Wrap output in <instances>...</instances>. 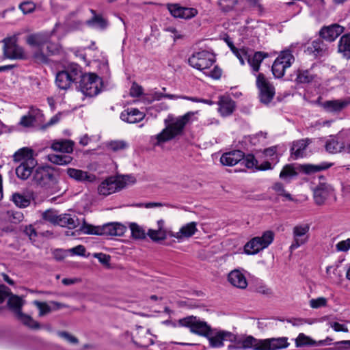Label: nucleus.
<instances>
[{"instance_id":"f257e3e1","label":"nucleus","mask_w":350,"mask_h":350,"mask_svg":"<svg viewBox=\"0 0 350 350\" xmlns=\"http://www.w3.org/2000/svg\"><path fill=\"white\" fill-rule=\"evenodd\" d=\"M196 112L189 111L183 116H179L175 119H172L171 122L167 124V120H165L166 127L159 134L152 137V140H155L154 146H160L161 144L168 142L178 135H182L185 126L189 122L191 117Z\"/></svg>"},{"instance_id":"f03ea898","label":"nucleus","mask_w":350,"mask_h":350,"mask_svg":"<svg viewBox=\"0 0 350 350\" xmlns=\"http://www.w3.org/2000/svg\"><path fill=\"white\" fill-rule=\"evenodd\" d=\"M31 181L33 185L51 192L58 191V177L55 174V168L49 165L37 167Z\"/></svg>"},{"instance_id":"7ed1b4c3","label":"nucleus","mask_w":350,"mask_h":350,"mask_svg":"<svg viewBox=\"0 0 350 350\" xmlns=\"http://www.w3.org/2000/svg\"><path fill=\"white\" fill-rule=\"evenodd\" d=\"M32 155V150L28 148H23L14 154V157L16 161L24 160L16 168L18 178L27 180L31 174L33 175V168L37 165V161Z\"/></svg>"},{"instance_id":"20e7f679","label":"nucleus","mask_w":350,"mask_h":350,"mask_svg":"<svg viewBox=\"0 0 350 350\" xmlns=\"http://www.w3.org/2000/svg\"><path fill=\"white\" fill-rule=\"evenodd\" d=\"M136 179L131 175L111 176L103 180L98 187L100 195L109 196L124 188L128 184H134Z\"/></svg>"},{"instance_id":"39448f33","label":"nucleus","mask_w":350,"mask_h":350,"mask_svg":"<svg viewBox=\"0 0 350 350\" xmlns=\"http://www.w3.org/2000/svg\"><path fill=\"white\" fill-rule=\"evenodd\" d=\"M81 77V68L77 64H70L57 73L55 83L59 89L67 90Z\"/></svg>"},{"instance_id":"423d86ee","label":"nucleus","mask_w":350,"mask_h":350,"mask_svg":"<svg viewBox=\"0 0 350 350\" xmlns=\"http://www.w3.org/2000/svg\"><path fill=\"white\" fill-rule=\"evenodd\" d=\"M79 90L86 96L92 97L98 94L103 87V81L98 75L94 73L83 74L79 79Z\"/></svg>"},{"instance_id":"0eeeda50","label":"nucleus","mask_w":350,"mask_h":350,"mask_svg":"<svg viewBox=\"0 0 350 350\" xmlns=\"http://www.w3.org/2000/svg\"><path fill=\"white\" fill-rule=\"evenodd\" d=\"M274 234L272 231L268 230L260 237L252 238L244 246V252L249 255H254L261 250L267 248L273 241Z\"/></svg>"},{"instance_id":"6e6552de","label":"nucleus","mask_w":350,"mask_h":350,"mask_svg":"<svg viewBox=\"0 0 350 350\" xmlns=\"http://www.w3.org/2000/svg\"><path fill=\"white\" fill-rule=\"evenodd\" d=\"M178 324L180 326L189 328L190 332L203 336H208L212 329L206 322L201 321L194 316H189L179 319Z\"/></svg>"},{"instance_id":"1a4fd4ad","label":"nucleus","mask_w":350,"mask_h":350,"mask_svg":"<svg viewBox=\"0 0 350 350\" xmlns=\"http://www.w3.org/2000/svg\"><path fill=\"white\" fill-rule=\"evenodd\" d=\"M256 85L258 90L260 101L265 105L269 104L275 96V88L262 73L256 75Z\"/></svg>"},{"instance_id":"9d476101","label":"nucleus","mask_w":350,"mask_h":350,"mask_svg":"<svg viewBox=\"0 0 350 350\" xmlns=\"http://www.w3.org/2000/svg\"><path fill=\"white\" fill-rule=\"evenodd\" d=\"M215 62L214 55L207 51L195 53L188 59L191 66L201 71L208 69Z\"/></svg>"},{"instance_id":"9b49d317","label":"nucleus","mask_w":350,"mask_h":350,"mask_svg":"<svg viewBox=\"0 0 350 350\" xmlns=\"http://www.w3.org/2000/svg\"><path fill=\"white\" fill-rule=\"evenodd\" d=\"M295 62V57L289 50L282 51L272 65V72L275 78H281L285 70Z\"/></svg>"},{"instance_id":"f8f14e48","label":"nucleus","mask_w":350,"mask_h":350,"mask_svg":"<svg viewBox=\"0 0 350 350\" xmlns=\"http://www.w3.org/2000/svg\"><path fill=\"white\" fill-rule=\"evenodd\" d=\"M309 230L310 225L308 224H301L293 227V240L290 246V250L291 251L297 249L308 242L309 239Z\"/></svg>"},{"instance_id":"ddd939ff","label":"nucleus","mask_w":350,"mask_h":350,"mask_svg":"<svg viewBox=\"0 0 350 350\" xmlns=\"http://www.w3.org/2000/svg\"><path fill=\"white\" fill-rule=\"evenodd\" d=\"M2 42L3 43V55L5 58L11 59L24 58L23 50L16 44L14 38H5Z\"/></svg>"},{"instance_id":"4468645a","label":"nucleus","mask_w":350,"mask_h":350,"mask_svg":"<svg viewBox=\"0 0 350 350\" xmlns=\"http://www.w3.org/2000/svg\"><path fill=\"white\" fill-rule=\"evenodd\" d=\"M210 345L214 348L221 347L224 345V341L232 342L235 340L236 336L232 333L227 331H219L215 334H212V332L207 336Z\"/></svg>"},{"instance_id":"2eb2a0df","label":"nucleus","mask_w":350,"mask_h":350,"mask_svg":"<svg viewBox=\"0 0 350 350\" xmlns=\"http://www.w3.org/2000/svg\"><path fill=\"white\" fill-rule=\"evenodd\" d=\"M126 230V228L120 223L113 222L99 226L98 234L100 236H122Z\"/></svg>"},{"instance_id":"dca6fc26","label":"nucleus","mask_w":350,"mask_h":350,"mask_svg":"<svg viewBox=\"0 0 350 350\" xmlns=\"http://www.w3.org/2000/svg\"><path fill=\"white\" fill-rule=\"evenodd\" d=\"M234 345H230L229 348L237 349H252L254 350H262V340H258L252 336H247L243 339L234 340Z\"/></svg>"},{"instance_id":"f3484780","label":"nucleus","mask_w":350,"mask_h":350,"mask_svg":"<svg viewBox=\"0 0 350 350\" xmlns=\"http://www.w3.org/2000/svg\"><path fill=\"white\" fill-rule=\"evenodd\" d=\"M345 28L338 24L323 27L320 31L321 38L326 41L335 40L343 31Z\"/></svg>"},{"instance_id":"a211bd4d","label":"nucleus","mask_w":350,"mask_h":350,"mask_svg":"<svg viewBox=\"0 0 350 350\" xmlns=\"http://www.w3.org/2000/svg\"><path fill=\"white\" fill-rule=\"evenodd\" d=\"M287 338H272L262 340V350H278L288 346Z\"/></svg>"},{"instance_id":"6ab92c4d","label":"nucleus","mask_w":350,"mask_h":350,"mask_svg":"<svg viewBox=\"0 0 350 350\" xmlns=\"http://www.w3.org/2000/svg\"><path fill=\"white\" fill-rule=\"evenodd\" d=\"M243 157V152L239 150H234L224 153L220 158V162L224 165L234 166L241 161Z\"/></svg>"},{"instance_id":"aec40b11","label":"nucleus","mask_w":350,"mask_h":350,"mask_svg":"<svg viewBox=\"0 0 350 350\" xmlns=\"http://www.w3.org/2000/svg\"><path fill=\"white\" fill-rule=\"evenodd\" d=\"M145 118V114L135 108H128L120 114V118L124 122L134 124L142 121Z\"/></svg>"},{"instance_id":"412c9836","label":"nucleus","mask_w":350,"mask_h":350,"mask_svg":"<svg viewBox=\"0 0 350 350\" xmlns=\"http://www.w3.org/2000/svg\"><path fill=\"white\" fill-rule=\"evenodd\" d=\"M332 192L331 187L326 184H320L314 189L313 196L315 203L318 205L324 204Z\"/></svg>"},{"instance_id":"4be33fe9","label":"nucleus","mask_w":350,"mask_h":350,"mask_svg":"<svg viewBox=\"0 0 350 350\" xmlns=\"http://www.w3.org/2000/svg\"><path fill=\"white\" fill-rule=\"evenodd\" d=\"M228 280L232 286L241 289H245L247 286L245 275L238 269L231 271L228 273Z\"/></svg>"},{"instance_id":"5701e85b","label":"nucleus","mask_w":350,"mask_h":350,"mask_svg":"<svg viewBox=\"0 0 350 350\" xmlns=\"http://www.w3.org/2000/svg\"><path fill=\"white\" fill-rule=\"evenodd\" d=\"M311 143V140L308 138L301 139L293 142L291 148V154L295 159L305 156V150L308 146Z\"/></svg>"},{"instance_id":"b1692460","label":"nucleus","mask_w":350,"mask_h":350,"mask_svg":"<svg viewBox=\"0 0 350 350\" xmlns=\"http://www.w3.org/2000/svg\"><path fill=\"white\" fill-rule=\"evenodd\" d=\"M219 111L223 116L232 113L235 108L234 101L229 96H221L219 101Z\"/></svg>"},{"instance_id":"393cba45","label":"nucleus","mask_w":350,"mask_h":350,"mask_svg":"<svg viewBox=\"0 0 350 350\" xmlns=\"http://www.w3.org/2000/svg\"><path fill=\"white\" fill-rule=\"evenodd\" d=\"M197 223L191 221L182 226L180 230L172 234L174 238L180 240L184 238H189L193 236L197 231Z\"/></svg>"},{"instance_id":"a878e982","label":"nucleus","mask_w":350,"mask_h":350,"mask_svg":"<svg viewBox=\"0 0 350 350\" xmlns=\"http://www.w3.org/2000/svg\"><path fill=\"white\" fill-rule=\"evenodd\" d=\"M74 142L70 139H61L54 141L51 148L54 151L64 152L67 154L72 153L73 151Z\"/></svg>"},{"instance_id":"bb28decb","label":"nucleus","mask_w":350,"mask_h":350,"mask_svg":"<svg viewBox=\"0 0 350 350\" xmlns=\"http://www.w3.org/2000/svg\"><path fill=\"white\" fill-rule=\"evenodd\" d=\"M67 174L71 178L81 182H92L95 179L94 175L89 174L87 172L75 168H68L67 170Z\"/></svg>"},{"instance_id":"cd10ccee","label":"nucleus","mask_w":350,"mask_h":350,"mask_svg":"<svg viewBox=\"0 0 350 350\" xmlns=\"http://www.w3.org/2000/svg\"><path fill=\"white\" fill-rule=\"evenodd\" d=\"M338 52L347 59H350V33L342 36L338 41Z\"/></svg>"},{"instance_id":"c85d7f7f","label":"nucleus","mask_w":350,"mask_h":350,"mask_svg":"<svg viewBox=\"0 0 350 350\" xmlns=\"http://www.w3.org/2000/svg\"><path fill=\"white\" fill-rule=\"evenodd\" d=\"M348 103L345 100H332L323 103L322 107L328 112H340L347 106Z\"/></svg>"},{"instance_id":"c756f323","label":"nucleus","mask_w":350,"mask_h":350,"mask_svg":"<svg viewBox=\"0 0 350 350\" xmlns=\"http://www.w3.org/2000/svg\"><path fill=\"white\" fill-rule=\"evenodd\" d=\"M267 56V53L262 51L255 52L253 55L249 53L247 62L252 67L253 72H257L259 70L261 62Z\"/></svg>"},{"instance_id":"7c9ffc66","label":"nucleus","mask_w":350,"mask_h":350,"mask_svg":"<svg viewBox=\"0 0 350 350\" xmlns=\"http://www.w3.org/2000/svg\"><path fill=\"white\" fill-rule=\"evenodd\" d=\"M57 225L72 229L79 225V221L75 215H72L70 214H62L58 215Z\"/></svg>"},{"instance_id":"2f4dec72","label":"nucleus","mask_w":350,"mask_h":350,"mask_svg":"<svg viewBox=\"0 0 350 350\" xmlns=\"http://www.w3.org/2000/svg\"><path fill=\"white\" fill-rule=\"evenodd\" d=\"M322 38H318L312 42L308 50L315 56H322L327 51V45L324 42Z\"/></svg>"},{"instance_id":"473e14b6","label":"nucleus","mask_w":350,"mask_h":350,"mask_svg":"<svg viewBox=\"0 0 350 350\" xmlns=\"http://www.w3.org/2000/svg\"><path fill=\"white\" fill-rule=\"evenodd\" d=\"M332 165V163L323 162L317 165L306 164L301 166V170L306 174H312L317 172L327 170Z\"/></svg>"},{"instance_id":"72a5a7b5","label":"nucleus","mask_w":350,"mask_h":350,"mask_svg":"<svg viewBox=\"0 0 350 350\" xmlns=\"http://www.w3.org/2000/svg\"><path fill=\"white\" fill-rule=\"evenodd\" d=\"M47 159L51 163L59 165H65L71 163L72 161V157L68 154H49L47 156Z\"/></svg>"},{"instance_id":"f704fd0d","label":"nucleus","mask_w":350,"mask_h":350,"mask_svg":"<svg viewBox=\"0 0 350 350\" xmlns=\"http://www.w3.org/2000/svg\"><path fill=\"white\" fill-rule=\"evenodd\" d=\"M28 43L30 44L38 45L40 46V44L36 42L33 38H29L28 40ZM33 58L35 59L36 62L38 63L46 64L48 63L49 61L48 55L42 46H40V48L33 53Z\"/></svg>"},{"instance_id":"c9c22d12","label":"nucleus","mask_w":350,"mask_h":350,"mask_svg":"<svg viewBox=\"0 0 350 350\" xmlns=\"http://www.w3.org/2000/svg\"><path fill=\"white\" fill-rule=\"evenodd\" d=\"M17 319L21 321L25 325L33 329H40V325L38 322L33 320L30 316L18 312L16 314Z\"/></svg>"},{"instance_id":"e433bc0d","label":"nucleus","mask_w":350,"mask_h":350,"mask_svg":"<svg viewBox=\"0 0 350 350\" xmlns=\"http://www.w3.org/2000/svg\"><path fill=\"white\" fill-rule=\"evenodd\" d=\"M23 305V301L21 297L17 295H12V293L10 295L8 301V306L15 312L16 315L18 314V312H22L21 307Z\"/></svg>"},{"instance_id":"4c0bfd02","label":"nucleus","mask_w":350,"mask_h":350,"mask_svg":"<svg viewBox=\"0 0 350 350\" xmlns=\"http://www.w3.org/2000/svg\"><path fill=\"white\" fill-rule=\"evenodd\" d=\"M142 331V334H146L148 336H141L139 335V332H138V336H136L133 338V342L140 347H148L150 345L153 343L152 339L149 336L148 330H144L141 328Z\"/></svg>"},{"instance_id":"58836bf2","label":"nucleus","mask_w":350,"mask_h":350,"mask_svg":"<svg viewBox=\"0 0 350 350\" xmlns=\"http://www.w3.org/2000/svg\"><path fill=\"white\" fill-rule=\"evenodd\" d=\"M106 147L113 152H118L128 148L129 144L125 140H111L106 143Z\"/></svg>"},{"instance_id":"ea45409f","label":"nucleus","mask_w":350,"mask_h":350,"mask_svg":"<svg viewBox=\"0 0 350 350\" xmlns=\"http://www.w3.org/2000/svg\"><path fill=\"white\" fill-rule=\"evenodd\" d=\"M91 12L94 14V16L92 19L88 21V25L92 27L101 29L106 28L107 26V22L106 20L99 15H96L94 10H92Z\"/></svg>"},{"instance_id":"a19ab883","label":"nucleus","mask_w":350,"mask_h":350,"mask_svg":"<svg viewBox=\"0 0 350 350\" xmlns=\"http://www.w3.org/2000/svg\"><path fill=\"white\" fill-rule=\"evenodd\" d=\"M314 75L309 70H298L296 81L299 83H308L313 81Z\"/></svg>"},{"instance_id":"79ce46f5","label":"nucleus","mask_w":350,"mask_h":350,"mask_svg":"<svg viewBox=\"0 0 350 350\" xmlns=\"http://www.w3.org/2000/svg\"><path fill=\"white\" fill-rule=\"evenodd\" d=\"M13 202L20 208L27 207L30 204V198L23 194L15 193L12 196Z\"/></svg>"},{"instance_id":"37998d69","label":"nucleus","mask_w":350,"mask_h":350,"mask_svg":"<svg viewBox=\"0 0 350 350\" xmlns=\"http://www.w3.org/2000/svg\"><path fill=\"white\" fill-rule=\"evenodd\" d=\"M343 148V144L338 142L336 138H332L327 140L325 144L326 150L332 154L340 152Z\"/></svg>"},{"instance_id":"c03bdc74","label":"nucleus","mask_w":350,"mask_h":350,"mask_svg":"<svg viewBox=\"0 0 350 350\" xmlns=\"http://www.w3.org/2000/svg\"><path fill=\"white\" fill-rule=\"evenodd\" d=\"M316 342L309 336L303 333H300L295 339V345L297 347L304 346H313L316 345Z\"/></svg>"},{"instance_id":"a18cd8bd","label":"nucleus","mask_w":350,"mask_h":350,"mask_svg":"<svg viewBox=\"0 0 350 350\" xmlns=\"http://www.w3.org/2000/svg\"><path fill=\"white\" fill-rule=\"evenodd\" d=\"M19 10L23 14L27 15L33 13L36 9V4L32 1H24L18 5Z\"/></svg>"},{"instance_id":"49530a36","label":"nucleus","mask_w":350,"mask_h":350,"mask_svg":"<svg viewBox=\"0 0 350 350\" xmlns=\"http://www.w3.org/2000/svg\"><path fill=\"white\" fill-rule=\"evenodd\" d=\"M130 229L131 231L132 237L135 239H144L146 238L145 230L135 223L130 224Z\"/></svg>"},{"instance_id":"de8ad7c7","label":"nucleus","mask_w":350,"mask_h":350,"mask_svg":"<svg viewBox=\"0 0 350 350\" xmlns=\"http://www.w3.org/2000/svg\"><path fill=\"white\" fill-rule=\"evenodd\" d=\"M48 56L55 55L59 53L61 46L58 44L53 43L51 42H45L42 45Z\"/></svg>"},{"instance_id":"09e8293b","label":"nucleus","mask_w":350,"mask_h":350,"mask_svg":"<svg viewBox=\"0 0 350 350\" xmlns=\"http://www.w3.org/2000/svg\"><path fill=\"white\" fill-rule=\"evenodd\" d=\"M277 146L267 148L263 150V154L265 157L269 158V159L277 163L279 161V155L277 154Z\"/></svg>"},{"instance_id":"8fccbe9b","label":"nucleus","mask_w":350,"mask_h":350,"mask_svg":"<svg viewBox=\"0 0 350 350\" xmlns=\"http://www.w3.org/2000/svg\"><path fill=\"white\" fill-rule=\"evenodd\" d=\"M234 55L239 59L241 65H245V60L249 57V50L246 48L234 49L232 51Z\"/></svg>"},{"instance_id":"3c124183","label":"nucleus","mask_w":350,"mask_h":350,"mask_svg":"<svg viewBox=\"0 0 350 350\" xmlns=\"http://www.w3.org/2000/svg\"><path fill=\"white\" fill-rule=\"evenodd\" d=\"M27 115L34 121V122H42L43 119V113L42 111L34 107H31Z\"/></svg>"},{"instance_id":"603ef678","label":"nucleus","mask_w":350,"mask_h":350,"mask_svg":"<svg viewBox=\"0 0 350 350\" xmlns=\"http://www.w3.org/2000/svg\"><path fill=\"white\" fill-rule=\"evenodd\" d=\"M197 14L198 10L196 8L183 7L179 18L188 20L195 17Z\"/></svg>"},{"instance_id":"864d4df0","label":"nucleus","mask_w":350,"mask_h":350,"mask_svg":"<svg viewBox=\"0 0 350 350\" xmlns=\"http://www.w3.org/2000/svg\"><path fill=\"white\" fill-rule=\"evenodd\" d=\"M44 220L49 221L53 224H57L58 221V215L53 210H47L42 214Z\"/></svg>"},{"instance_id":"5fc2aeb1","label":"nucleus","mask_w":350,"mask_h":350,"mask_svg":"<svg viewBox=\"0 0 350 350\" xmlns=\"http://www.w3.org/2000/svg\"><path fill=\"white\" fill-rule=\"evenodd\" d=\"M147 234L152 240L154 241L163 240L165 238V234L163 231L161 230V227H159V230L150 229Z\"/></svg>"},{"instance_id":"6e6d98bb","label":"nucleus","mask_w":350,"mask_h":350,"mask_svg":"<svg viewBox=\"0 0 350 350\" xmlns=\"http://www.w3.org/2000/svg\"><path fill=\"white\" fill-rule=\"evenodd\" d=\"M272 188L278 195L285 197L290 201L293 200L291 195L289 193L286 192L284 185L281 183H275L273 185Z\"/></svg>"},{"instance_id":"4d7b16f0","label":"nucleus","mask_w":350,"mask_h":350,"mask_svg":"<svg viewBox=\"0 0 350 350\" xmlns=\"http://www.w3.org/2000/svg\"><path fill=\"white\" fill-rule=\"evenodd\" d=\"M33 304L39 310V316L42 317L51 312V307L46 302H41L39 301H34Z\"/></svg>"},{"instance_id":"13d9d810","label":"nucleus","mask_w":350,"mask_h":350,"mask_svg":"<svg viewBox=\"0 0 350 350\" xmlns=\"http://www.w3.org/2000/svg\"><path fill=\"white\" fill-rule=\"evenodd\" d=\"M80 230L85 234L99 235V226H94L85 222L81 226Z\"/></svg>"},{"instance_id":"bf43d9fd","label":"nucleus","mask_w":350,"mask_h":350,"mask_svg":"<svg viewBox=\"0 0 350 350\" xmlns=\"http://www.w3.org/2000/svg\"><path fill=\"white\" fill-rule=\"evenodd\" d=\"M327 300L326 298L321 297L317 299H312L310 300V306L312 308H319L324 307L327 305Z\"/></svg>"},{"instance_id":"052dcab7","label":"nucleus","mask_w":350,"mask_h":350,"mask_svg":"<svg viewBox=\"0 0 350 350\" xmlns=\"http://www.w3.org/2000/svg\"><path fill=\"white\" fill-rule=\"evenodd\" d=\"M242 161L247 168L255 167L257 170L258 161L255 159L254 155L248 154L245 158L244 157Z\"/></svg>"},{"instance_id":"680f3d73","label":"nucleus","mask_w":350,"mask_h":350,"mask_svg":"<svg viewBox=\"0 0 350 350\" xmlns=\"http://www.w3.org/2000/svg\"><path fill=\"white\" fill-rule=\"evenodd\" d=\"M297 173L295 172L294 168L290 165H286L280 172V177L281 178H286L287 177L294 176Z\"/></svg>"},{"instance_id":"e2e57ef3","label":"nucleus","mask_w":350,"mask_h":350,"mask_svg":"<svg viewBox=\"0 0 350 350\" xmlns=\"http://www.w3.org/2000/svg\"><path fill=\"white\" fill-rule=\"evenodd\" d=\"M183 6H180L179 4H168L167 9L170 14L175 18H179L180 16Z\"/></svg>"},{"instance_id":"0e129e2a","label":"nucleus","mask_w":350,"mask_h":350,"mask_svg":"<svg viewBox=\"0 0 350 350\" xmlns=\"http://www.w3.org/2000/svg\"><path fill=\"white\" fill-rule=\"evenodd\" d=\"M350 249V239L338 242L336 245V250L337 252H346Z\"/></svg>"},{"instance_id":"69168bd1","label":"nucleus","mask_w":350,"mask_h":350,"mask_svg":"<svg viewBox=\"0 0 350 350\" xmlns=\"http://www.w3.org/2000/svg\"><path fill=\"white\" fill-rule=\"evenodd\" d=\"M11 294L10 289L4 284L0 285V304H2Z\"/></svg>"},{"instance_id":"338daca9","label":"nucleus","mask_w":350,"mask_h":350,"mask_svg":"<svg viewBox=\"0 0 350 350\" xmlns=\"http://www.w3.org/2000/svg\"><path fill=\"white\" fill-rule=\"evenodd\" d=\"M143 93V88L136 83H133L130 89V95L132 97H138Z\"/></svg>"},{"instance_id":"774afa93","label":"nucleus","mask_w":350,"mask_h":350,"mask_svg":"<svg viewBox=\"0 0 350 350\" xmlns=\"http://www.w3.org/2000/svg\"><path fill=\"white\" fill-rule=\"evenodd\" d=\"M334 345L336 350H350V340L336 342Z\"/></svg>"}]
</instances>
